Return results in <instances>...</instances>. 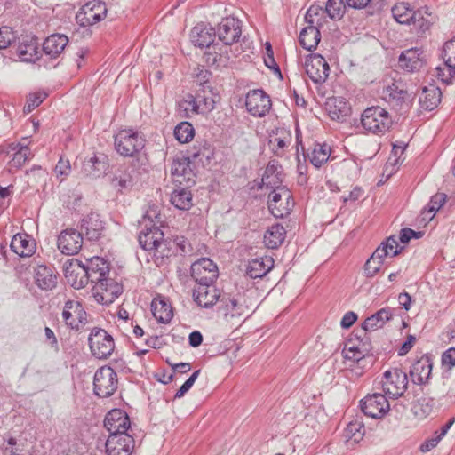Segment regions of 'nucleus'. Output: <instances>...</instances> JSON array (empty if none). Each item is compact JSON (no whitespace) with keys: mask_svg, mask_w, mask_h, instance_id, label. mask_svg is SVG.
Instances as JSON below:
<instances>
[{"mask_svg":"<svg viewBox=\"0 0 455 455\" xmlns=\"http://www.w3.org/2000/svg\"><path fill=\"white\" fill-rule=\"evenodd\" d=\"M435 403L430 397H421L413 404L411 411L413 414L422 419L427 417L433 411Z\"/></svg>","mask_w":455,"mask_h":455,"instance_id":"nucleus-47","label":"nucleus"},{"mask_svg":"<svg viewBox=\"0 0 455 455\" xmlns=\"http://www.w3.org/2000/svg\"><path fill=\"white\" fill-rule=\"evenodd\" d=\"M15 39L12 28L4 26L0 28V49H6Z\"/></svg>","mask_w":455,"mask_h":455,"instance_id":"nucleus-55","label":"nucleus"},{"mask_svg":"<svg viewBox=\"0 0 455 455\" xmlns=\"http://www.w3.org/2000/svg\"><path fill=\"white\" fill-rule=\"evenodd\" d=\"M331 148L327 144H316L310 156L311 164L316 167H321L330 157Z\"/></svg>","mask_w":455,"mask_h":455,"instance_id":"nucleus-46","label":"nucleus"},{"mask_svg":"<svg viewBox=\"0 0 455 455\" xmlns=\"http://www.w3.org/2000/svg\"><path fill=\"white\" fill-rule=\"evenodd\" d=\"M145 147V139L132 129L121 130L115 136V148L123 156H134Z\"/></svg>","mask_w":455,"mask_h":455,"instance_id":"nucleus-3","label":"nucleus"},{"mask_svg":"<svg viewBox=\"0 0 455 455\" xmlns=\"http://www.w3.org/2000/svg\"><path fill=\"white\" fill-rule=\"evenodd\" d=\"M326 109L332 120H339L347 115L346 102L341 98L328 99Z\"/></svg>","mask_w":455,"mask_h":455,"instance_id":"nucleus-44","label":"nucleus"},{"mask_svg":"<svg viewBox=\"0 0 455 455\" xmlns=\"http://www.w3.org/2000/svg\"><path fill=\"white\" fill-rule=\"evenodd\" d=\"M44 97L41 94H33L30 95L24 106V113H30L36 107H38L42 101Z\"/></svg>","mask_w":455,"mask_h":455,"instance_id":"nucleus-62","label":"nucleus"},{"mask_svg":"<svg viewBox=\"0 0 455 455\" xmlns=\"http://www.w3.org/2000/svg\"><path fill=\"white\" fill-rule=\"evenodd\" d=\"M245 106L251 115L262 117L270 110L271 100L263 90H252L246 95Z\"/></svg>","mask_w":455,"mask_h":455,"instance_id":"nucleus-12","label":"nucleus"},{"mask_svg":"<svg viewBox=\"0 0 455 455\" xmlns=\"http://www.w3.org/2000/svg\"><path fill=\"white\" fill-rule=\"evenodd\" d=\"M363 127L372 133H384L392 124L388 112L380 107L368 108L362 114Z\"/></svg>","mask_w":455,"mask_h":455,"instance_id":"nucleus-4","label":"nucleus"},{"mask_svg":"<svg viewBox=\"0 0 455 455\" xmlns=\"http://www.w3.org/2000/svg\"><path fill=\"white\" fill-rule=\"evenodd\" d=\"M200 99H201L200 90H196V96L189 94L183 100V102L180 104V106L184 108L186 112H188L187 116H188V112L194 114V115L198 114L200 112V108H201V100Z\"/></svg>","mask_w":455,"mask_h":455,"instance_id":"nucleus-52","label":"nucleus"},{"mask_svg":"<svg viewBox=\"0 0 455 455\" xmlns=\"http://www.w3.org/2000/svg\"><path fill=\"white\" fill-rule=\"evenodd\" d=\"M194 74L196 77V83L199 84L200 91H203L204 92V88L210 89L209 79L211 76V72H209L207 69H205L204 67L198 66L194 70Z\"/></svg>","mask_w":455,"mask_h":455,"instance_id":"nucleus-53","label":"nucleus"},{"mask_svg":"<svg viewBox=\"0 0 455 455\" xmlns=\"http://www.w3.org/2000/svg\"><path fill=\"white\" fill-rule=\"evenodd\" d=\"M83 240L81 232L76 229H66L58 237V248L64 254L75 255L81 250Z\"/></svg>","mask_w":455,"mask_h":455,"instance_id":"nucleus-18","label":"nucleus"},{"mask_svg":"<svg viewBox=\"0 0 455 455\" xmlns=\"http://www.w3.org/2000/svg\"><path fill=\"white\" fill-rule=\"evenodd\" d=\"M361 409L366 416L381 419L389 411L390 404L386 395L374 393L361 401Z\"/></svg>","mask_w":455,"mask_h":455,"instance_id":"nucleus-10","label":"nucleus"},{"mask_svg":"<svg viewBox=\"0 0 455 455\" xmlns=\"http://www.w3.org/2000/svg\"><path fill=\"white\" fill-rule=\"evenodd\" d=\"M274 267V260L270 257L254 259L248 264L246 274L253 279L266 275Z\"/></svg>","mask_w":455,"mask_h":455,"instance_id":"nucleus-35","label":"nucleus"},{"mask_svg":"<svg viewBox=\"0 0 455 455\" xmlns=\"http://www.w3.org/2000/svg\"><path fill=\"white\" fill-rule=\"evenodd\" d=\"M84 265L77 259H71L64 267V275L69 283L75 289H81L86 286Z\"/></svg>","mask_w":455,"mask_h":455,"instance_id":"nucleus-23","label":"nucleus"},{"mask_svg":"<svg viewBox=\"0 0 455 455\" xmlns=\"http://www.w3.org/2000/svg\"><path fill=\"white\" fill-rule=\"evenodd\" d=\"M86 316L87 314L79 301L69 299L65 302L62 318L68 327L78 330L81 324L87 322Z\"/></svg>","mask_w":455,"mask_h":455,"instance_id":"nucleus-17","label":"nucleus"},{"mask_svg":"<svg viewBox=\"0 0 455 455\" xmlns=\"http://www.w3.org/2000/svg\"><path fill=\"white\" fill-rule=\"evenodd\" d=\"M151 311L155 318L162 323H168L173 317L171 304L162 296L155 298L151 302Z\"/></svg>","mask_w":455,"mask_h":455,"instance_id":"nucleus-32","label":"nucleus"},{"mask_svg":"<svg viewBox=\"0 0 455 455\" xmlns=\"http://www.w3.org/2000/svg\"><path fill=\"white\" fill-rule=\"evenodd\" d=\"M10 247L20 257H30L36 251V243L27 234H16L11 241Z\"/></svg>","mask_w":455,"mask_h":455,"instance_id":"nucleus-29","label":"nucleus"},{"mask_svg":"<svg viewBox=\"0 0 455 455\" xmlns=\"http://www.w3.org/2000/svg\"><path fill=\"white\" fill-rule=\"evenodd\" d=\"M291 143V132L284 128H277L269 134L268 145L273 154L278 157L284 156L286 148Z\"/></svg>","mask_w":455,"mask_h":455,"instance_id":"nucleus-22","label":"nucleus"},{"mask_svg":"<svg viewBox=\"0 0 455 455\" xmlns=\"http://www.w3.org/2000/svg\"><path fill=\"white\" fill-rule=\"evenodd\" d=\"M423 52L419 48H411L401 53L398 60L399 67L404 71L414 73L419 71L426 60Z\"/></svg>","mask_w":455,"mask_h":455,"instance_id":"nucleus-19","label":"nucleus"},{"mask_svg":"<svg viewBox=\"0 0 455 455\" xmlns=\"http://www.w3.org/2000/svg\"><path fill=\"white\" fill-rule=\"evenodd\" d=\"M392 317L393 310L390 307L381 308L372 315L367 317L362 323V328L365 331H371L382 328Z\"/></svg>","mask_w":455,"mask_h":455,"instance_id":"nucleus-34","label":"nucleus"},{"mask_svg":"<svg viewBox=\"0 0 455 455\" xmlns=\"http://www.w3.org/2000/svg\"><path fill=\"white\" fill-rule=\"evenodd\" d=\"M218 275L217 265L208 258H201L191 265V276L196 283H213Z\"/></svg>","mask_w":455,"mask_h":455,"instance_id":"nucleus-11","label":"nucleus"},{"mask_svg":"<svg viewBox=\"0 0 455 455\" xmlns=\"http://www.w3.org/2000/svg\"><path fill=\"white\" fill-rule=\"evenodd\" d=\"M117 374L109 366L100 367L96 371L93 379L94 393L97 396L106 398L111 396L117 389Z\"/></svg>","mask_w":455,"mask_h":455,"instance_id":"nucleus-6","label":"nucleus"},{"mask_svg":"<svg viewBox=\"0 0 455 455\" xmlns=\"http://www.w3.org/2000/svg\"><path fill=\"white\" fill-rule=\"evenodd\" d=\"M205 61L209 65H220L222 61L221 53L216 52V47H209L208 50L204 53Z\"/></svg>","mask_w":455,"mask_h":455,"instance_id":"nucleus-60","label":"nucleus"},{"mask_svg":"<svg viewBox=\"0 0 455 455\" xmlns=\"http://www.w3.org/2000/svg\"><path fill=\"white\" fill-rule=\"evenodd\" d=\"M394 19L400 24H416L419 26L423 20L420 12H416L410 7V4L405 2L396 3L391 9Z\"/></svg>","mask_w":455,"mask_h":455,"instance_id":"nucleus-25","label":"nucleus"},{"mask_svg":"<svg viewBox=\"0 0 455 455\" xmlns=\"http://www.w3.org/2000/svg\"><path fill=\"white\" fill-rule=\"evenodd\" d=\"M364 432L363 422L355 419L347 424L343 435L347 442L353 441L354 443H358L363 439Z\"/></svg>","mask_w":455,"mask_h":455,"instance_id":"nucleus-43","label":"nucleus"},{"mask_svg":"<svg viewBox=\"0 0 455 455\" xmlns=\"http://www.w3.org/2000/svg\"><path fill=\"white\" fill-rule=\"evenodd\" d=\"M200 371L197 370L192 373V375L184 382V384L177 390L175 398L182 397L194 385L195 381L198 378Z\"/></svg>","mask_w":455,"mask_h":455,"instance_id":"nucleus-59","label":"nucleus"},{"mask_svg":"<svg viewBox=\"0 0 455 455\" xmlns=\"http://www.w3.org/2000/svg\"><path fill=\"white\" fill-rule=\"evenodd\" d=\"M407 374L398 368L385 371L382 380V389L385 395L390 397L398 398L407 389Z\"/></svg>","mask_w":455,"mask_h":455,"instance_id":"nucleus-8","label":"nucleus"},{"mask_svg":"<svg viewBox=\"0 0 455 455\" xmlns=\"http://www.w3.org/2000/svg\"><path fill=\"white\" fill-rule=\"evenodd\" d=\"M134 448V440L127 433L112 434L106 442L108 455H131Z\"/></svg>","mask_w":455,"mask_h":455,"instance_id":"nucleus-16","label":"nucleus"},{"mask_svg":"<svg viewBox=\"0 0 455 455\" xmlns=\"http://www.w3.org/2000/svg\"><path fill=\"white\" fill-rule=\"evenodd\" d=\"M279 172L276 174H264L262 177L263 186L275 189L277 186H281V179L279 178Z\"/></svg>","mask_w":455,"mask_h":455,"instance_id":"nucleus-61","label":"nucleus"},{"mask_svg":"<svg viewBox=\"0 0 455 455\" xmlns=\"http://www.w3.org/2000/svg\"><path fill=\"white\" fill-rule=\"evenodd\" d=\"M86 285L94 283L93 297L102 305H110L123 292V287L117 282L108 277L109 272L85 271Z\"/></svg>","mask_w":455,"mask_h":455,"instance_id":"nucleus-1","label":"nucleus"},{"mask_svg":"<svg viewBox=\"0 0 455 455\" xmlns=\"http://www.w3.org/2000/svg\"><path fill=\"white\" fill-rule=\"evenodd\" d=\"M320 40V30L314 26V20H309V26L304 28L299 34V43L301 46L307 51H312L316 48Z\"/></svg>","mask_w":455,"mask_h":455,"instance_id":"nucleus-36","label":"nucleus"},{"mask_svg":"<svg viewBox=\"0 0 455 455\" xmlns=\"http://www.w3.org/2000/svg\"><path fill=\"white\" fill-rule=\"evenodd\" d=\"M446 201V195L443 193H437L434 195L427 205L421 212L422 219L425 220L428 219L431 220L435 213L443 205Z\"/></svg>","mask_w":455,"mask_h":455,"instance_id":"nucleus-45","label":"nucleus"},{"mask_svg":"<svg viewBox=\"0 0 455 455\" xmlns=\"http://www.w3.org/2000/svg\"><path fill=\"white\" fill-rule=\"evenodd\" d=\"M388 97L392 100H396L397 104L401 105V108H406L409 107V94L403 89H398V86L393 84L387 88Z\"/></svg>","mask_w":455,"mask_h":455,"instance_id":"nucleus-50","label":"nucleus"},{"mask_svg":"<svg viewBox=\"0 0 455 455\" xmlns=\"http://www.w3.org/2000/svg\"><path fill=\"white\" fill-rule=\"evenodd\" d=\"M84 268L85 271L109 272L108 264L99 257L91 259L88 265L84 266Z\"/></svg>","mask_w":455,"mask_h":455,"instance_id":"nucleus-57","label":"nucleus"},{"mask_svg":"<svg viewBox=\"0 0 455 455\" xmlns=\"http://www.w3.org/2000/svg\"><path fill=\"white\" fill-rule=\"evenodd\" d=\"M431 371V359L428 356H421L411 365L410 376L413 383L421 385L429 379Z\"/></svg>","mask_w":455,"mask_h":455,"instance_id":"nucleus-28","label":"nucleus"},{"mask_svg":"<svg viewBox=\"0 0 455 455\" xmlns=\"http://www.w3.org/2000/svg\"><path fill=\"white\" fill-rule=\"evenodd\" d=\"M441 97L442 92L438 87L435 85L424 87L419 96L420 107L426 110L431 111L439 105Z\"/></svg>","mask_w":455,"mask_h":455,"instance_id":"nucleus-37","label":"nucleus"},{"mask_svg":"<svg viewBox=\"0 0 455 455\" xmlns=\"http://www.w3.org/2000/svg\"><path fill=\"white\" fill-rule=\"evenodd\" d=\"M104 229V223L98 213L92 212L82 220L81 233L89 241L99 240Z\"/></svg>","mask_w":455,"mask_h":455,"instance_id":"nucleus-24","label":"nucleus"},{"mask_svg":"<svg viewBox=\"0 0 455 455\" xmlns=\"http://www.w3.org/2000/svg\"><path fill=\"white\" fill-rule=\"evenodd\" d=\"M216 35L226 45H232L237 43L242 35L241 21L234 17L222 19L219 24Z\"/></svg>","mask_w":455,"mask_h":455,"instance_id":"nucleus-14","label":"nucleus"},{"mask_svg":"<svg viewBox=\"0 0 455 455\" xmlns=\"http://www.w3.org/2000/svg\"><path fill=\"white\" fill-rule=\"evenodd\" d=\"M267 204L270 212L275 218L289 215L295 204L291 192L284 186H277L270 192Z\"/></svg>","mask_w":455,"mask_h":455,"instance_id":"nucleus-5","label":"nucleus"},{"mask_svg":"<svg viewBox=\"0 0 455 455\" xmlns=\"http://www.w3.org/2000/svg\"><path fill=\"white\" fill-rule=\"evenodd\" d=\"M163 238V231L154 224L150 228H147L146 231L140 232L138 240L143 250L154 251Z\"/></svg>","mask_w":455,"mask_h":455,"instance_id":"nucleus-33","label":"nucleus"},{"mask_svg":"<svg viewBox=\"0 0 455 455\" xmlns=\"http://www.w3.org/2000/svg\"><path fill=\"white\" fill-rule=\"evenodd\" d=\"M104 427L108 431L109 435H112V434L127 433L130 427V419L124 411L115 409L110 411L105 417Z\"/></svg>","mask_w":455,"mask_h":455,"instance_id":"nucleus-20","label":"nucleus"},{"mask_svg":"<svg viewBox=\"0 0 455 455\" xmlns=\"http://www.w3.org/2000/svg\"><path fill=\"white\" fill-rule=\"evenodd\" d=\"M34 280L38 288L44 291L52 290L57 284V276L52 267L44 265H39L35 268Z\"/></svg>","mask_w":455,"mask_h":455,"instance_id":"nucleus-30","label":"nucleus"},{"mask_svg":"<svg viewBox=\"0 0 455 455\" xmlns=\"http://www.w3.org/2000/svg\"><path fill=\"white\" fill-rule=\"evenodd\" d=\"M383 262L371 256L365 263L364 271L368 277L374 276L379 270Z\"/></svg>","mask_w":455,"mask_h":455,"instance_id":"nucleus-58","label":"nucleus"},{"mask_svg":"<svg viewBox=\"0 0 455 455\" xmlns=\"http://www.w3.org/2000/svg\"><path fill=\"white\" fill-rule=\"evenodd\" d=\"M345 4L343 0H328L325 5V12L332 19H340L344 14Z\"/></svg>","mask_w":455,"mask_h":455,"instance_id":"nucleus-51","label":"nucleus"},{"mask_svg":"<svg viewBox=\"0 0 455 455\" xmlns=\"http://www.w3.org/2000/svg\"><path fill=\"white\" fill-rule=\"evenodd\" d=\"M440 435H435L433 437L426 439L420 445L419 450L422 452H427L433 450L437 446L439 442L441 441Z\"/></svg>","mask_w":455,"mask_h":455,"instance_id":"nucleus-64","label":"nucleus"},{"mask_svg":"<svg viewBox=\"0 0 455 455\" xmlns=\"http://www.w3.org/2000/svg\"><path fill=\"white\" fill-rule=\"evenodd\" d=\"M221 302L224 303V319L227 323L231 326L243 323V317L249 311V308L241 298H224Z\"/></svg>","mask_w":455,"mask_h":455,"instance_id":"nucleus-15","label":"nucleus"},{"mask_svg":"<svg viewBox=\"0 0 455 455\" xmlns=\"http://www.w3.org/2000/svg\"><path fill=\"white\" fill-rule=\"evenodd\" d=\"M173 253L174 246L172 242L163 238L154 251V262L157 267H162L166 264L167 260Z\"/></svg>","mask_w":455,"mask_h":455,"instance_id":"nucleus-41","label":"nucleus"},{"mask_svg":"<svg viewBox=\"0 0 455 455\" xmlns=\"http://www.w3.org/2000/svg\"><path fill=\"white\" fill-rule=\"evenodd\" d=\"M207 144L204 142L197 151L190 152L189 156H177L173 159L171 168V173L175 183L180 185H188L191 187L195 184V172L192 167L190 157L196 159L200 156H206V151H208Z\"/></svg>","mask_w":455,"mask_h":455,"instance_id":"nucleus-2","label":"nucleus"},{"mask_svg":"<svg viewBox=\"0 0 455 455\" xmlns=\"http://www.w3.org/2000/svg\"><path fill=\"white\" fill-rule=\"evenodd\" d=\"M68 43V39L65 35L53 34L44 40L43 50L46 55L55 59L63 52Z\"/></svg>","mask_w":455,"mask_h":455,"instance_id":"nucleus-31","label":"nucleus"},{"mask_svg":"<svg viewBox=\"0 0 455 455\" xmlns=\"http://www.w3.org/2000/svg\"><path fill=\"white\" fill-rule=\"evenodd\" d=\"M16 55L24 62H35L40 58L39 42L36 38L25 36L16 47Z\"/></svg>","mask_w":455,"mask_h":455,"instance_id":"nucleus-26","label":"nucleus"},{"mask_svg":"<svg viewBox=\"0 0 455 455\" xmlns=\"http://www.w3.org/2000/svg\"><path fill=\"white\" fill-rule=\"evenodd\" d=\"M197 288L193 291L195 301L202 307H211L219 299L220 292L213 283H197Z\"/></svg>","mask_w":455,"mask_h":455,"instance_id":"nucleus-21","label":"nucleus"},{"mask_svg":"<svg viewBox=\"0 0 455 455\" xmlns=\"http://www.w3.org/2000/svg\"><path fill=\"white\" fill-rule=\"evenodd\" d=\"M134 172L133 168L118 169L111 180V185L119 191L132 188L135 180Z\"/></svg>","mask_w":455,"mask_h":455,"instance_id":"nucleus-39","label":"nucleus"},{"mask_svg":"<svg viewBox=\"0 0 455 455\" xmlns=\"http://www.w3.org/2000/svg\"><path fill=\"white\" fill-rule=\"evenodd\" d=\"M286 230L280 224L272 225L265 232L264 243L269 249L278 248L284 241Z\"/></svg>","mask_w":455,"mask_h":455,"instance_id":"nucleus-38","label":"nucleus"},{"mask_svg":"<svg viewBox=\"0 0 455 455\" xmlns=\"http://www.w3.org/2000/svg\"><path fill=\"white\" fill-rule=\"evenodd\" d=\"M31 157V152L28 147L21 146L19 150L14 154L12 163L13 166L20 167Z\"/></svg>","mask_w":455,"mask_h":455,"instance_id":"nucleus-54","label":"nucleus"},{"mask_svg":"<svg viewBox=\"0 0 455 455\" xmlns=\"http://www.w3.org/2000/svg\"><path fill=\"white\" fill-rule=\"evenodd\" d=\"M107 164L105 161L94 156L85 159L82 165V172L90 177L97 178L105 172Z\"/></svg>","mask_w":455,"mask_h":455,"instance_id":"nucleus-42","label":"nucleus"},{"mask_svg":"<svg viewBox=\"0 0 455 455\" xmlns=\"http://www.w3.org/2000/svg\"><path fill=\"white\" fill-rule=\"evenodd\" d=\"M172 242L180 255L184 256L192 253L193 248L184 236H176Z\"/></svg>","mask_w":455,"mask_h":455,"instance_id":"nucleus-56","label":"nucleus"},{"mask_svg":"<svg viewBox=\"0 0 455 455\" xmlns=\"http://www.w3.org/2000/svg\"><path fill=\"white\" fill-rule=\"evenodd\" d=\"M443 58L445 65L449 68V75L451 78L455 76V39L450 40L444 44Z\"/></svg>","mask_w":455,"mask_h":455,"instance_id":"nucleus-48","label":"nucleus"},{"mask_svg":"<svg viewBox=\"0 0 455 455\" xmlns=\"http://www.w3.org/2000/svg\"><path fill=\"white\" fill-rule=\"evenodd\" d=\"M442 363L448 369L455 366V347H450L443 354Z\"/></svg>","mask_w":455,"mask_h":455,"instance_id":"nucleus-63","label":"nucleus"},{"mask_svg":"<svg viewBox=\"0 0 455 455\" xmlns=\"http://www.w3.org/2000/svg\"><path fill=\"white\" fill-rule=\"evenodd\" d=\"M190 187L185 185L182 187L181 185L178 186L175 188L171 196V203L180 210H188L192 206V194L190 190H188Z\"/></svg>","mask_w":455,"mask_h":455,"instance_id":"nucleus-40","label":"nucleus"},{"mask_svg":"<svg viewBox=\"0 0 455 455\" xmlns=\"http://www.w3.org/2000/svg\"><path fill=\"white\" fill-rule=\"evenodd\" d=\"M306 73L315 84L325 82L329 76L330 67L320 54H309L305 62Z\"/></svg>","mask_w":455,"mask_h":455,"instance_id":"nucleus-13","label":"nucleus"},{"mask_svg":"<svg viewBox=\"0 0 455 455\" xmlns=\"http://www.w3.org/2000/svg\"><path fill=\"white\" fill-rule=\"evenodd\" d=\"M92 354L99 359L110 356L115 349V342L110 334L101 328H93L88 338Z\"/></svg>","mask_w":455,"mask_h":455,"instance_id":"nucleus-7","label":"nucleus"},{"mask_svg":"<svg viewBox=\"0 0 455 455\" xmlns=\"http://www.w3.org/2000/svg\"><path fill=\"white\" fill-rule=\"evenodd\" d=\"M105 3L92 0L86 3L76 16V21L83 27L92 26L104 20L107 16Z\"/></svg>","mask_w":455,"mask_h":455,"instance_id":"nucleus-9","label":"nucleus"},{"mask_svg":"<svg viewBox=\"0 0 455 455\" xmlns=\"http://www.w3.org/2000/svg\"><path fill=\"white\" fill-rule=\"evenodd\" d=\"M216 32L212 27L204 23L196 25L190 33L191 41L195 46L209 48L214 42Z\"/></svg>","mask_w":455,"mask_h":455,"instance_id":"nucleus-27","label":"nucleus"},{"mask_svg":"<svg viewBox=\"0 0 455 455\" xmlns=\"http://www.w3.org/2000/svg\"><path fill=\"white\" fill-rule=\"evenodd\" d=\"M174 136L180 143H187L194 137V128L188 122H181L174 129Z\"/></svg>","mask_w":455,"mask_h":455,"instance_id":"nucleus-49","label":"nucleus"}]
</instances>
